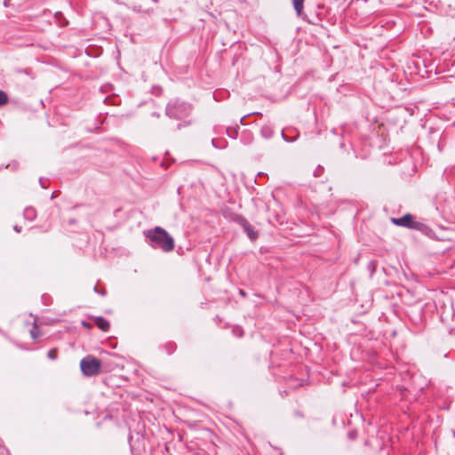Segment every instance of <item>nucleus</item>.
<instances>
[{"mask_svg": "<svg viewBox=\"0 0 455 455\" xmlns=\"http://www.w3.org/2000/svg\"><path fill=\"white\" fill-rule=\"evenodd\" d=\"M144 235L147 243L153 249L161 250L164 252H170L174 249L173 237L161 227L144 231Z\"/></svg>", "mask_w": 455, "mask_h": 455, "instance_id": "f257e3e1", "label": "nucleus"}, {"mask_svg": "<svg viewBox=\"0 0 455 455\" xmlns=\"http://www.w3.org/2000/svg\"><path fill=\"white\" fill-rule=\"evenodd\" d=\"M192 107L190 104L174 100L168 103L166 107V115L172 118L182 119L189 116Z\"/></svg>", "mask_w": 455, "mask_h": 455, "instance_id": "f03ea898", "label": "nucleus"}, {"mask_svg": "<svg viewBox=\"0 0 455 455\" xmlns=\"http://www.w3.org/2000/svg\"><path fill=\"white\" fill-rule=\"evenodd\" d=\"M391 222L395 226L419 231H425L427 228L423 222L416 220L415 217L411 213H407L401 218H392Z\"/></svg>", "mask_w": 455, "mask_h": 455, "instance_id": "7ed1b4c3", "label": "nucleus"}, {"mask_svg": "<svg viewBox=\"0 0 455 455\" xmlns=\"http://www.w3.org/2000/svg\"><path fill=\"white\" fill-rule=\"evenodd\" d=\"M101 361L94 356L87 355L80 362V368L84 376L92 377L100 372Z\"/></svg>", "mask_w": 455, "mask_h": 455, "instance_id": "20e7f679", "label": "nucleus"}, {"mask_svg": "<svg viewBox=\"0 0 455 455\" xmlns=\"http://www.w3.org/2000/svg\"><path fill=\"white\" fill-rule=\"evenodd\" d=\"M235 220L243 228L244 232L247 234L251 240H255L258 238V232L253 229L251 225L243 216L238 215Z\"/></svg>", "mask_w": 455, "mask_h": 455, "instance_id": "39448f33", "label": "nucleus"}, {"mask_svg": "<svg viewBox=\"0 0 455 455\" xmlns=\"http://www.w3.org/2000/svg\"><path fill=\"white\" fill-rule=\"evenodd\" d=\"M260 134L265 139H270L274 134L273 126L270 124H266L260 128Z\"/></svg>", "mask_w": 455, "mask_h": 455, "instance_id": "423d86ee", "label": "nucleus"}, {"mask_svg": "<svg viewBox=\"0 0 455 455\" xmlns=\"http://www.w3.org/2000/svg\"><path fill=\"white\" fill-rule=\"evenodd\" d=\"M95 323H96L97 327L103 331H108L110 328L109 322L107 321L102 316L97 317L95 320Z\"/></svg>", "mask_w": 455, "mask_h": 455, "instance_id": "0eeeda50", "label": "nucleus"}, {"mask_svg": "<svg viewBox=\"0 0 455 455\" xmlns=\"http://www.w3.org/2000/svg\"><path fill=\"white\" fill-rule=\"evenodd\" d=\"M23 216L26 220L33 221L36 217V211L33 207H26L23 212Z\"/></svg>", "mask_w": 455, "mask_h": 455, "instance_id": "6e6552de", "label": "nucleus"}, {"mask_svg": "<svg viewBox=\"0 0 455 455\" xmlns=\"http://www.w3.org/2000/svg\"><path fill=\"white\" fill-rule=\"evenodd\" d=\"M305 0H292V5L298 16H301Z\"/></svg>", "mask_w": 455, "mask_h": 455, "instance_id": "1a4fd4ad", "label": "nucleus"}, {"mask_svg": "<svg viewBox=\"0 0 455 455\" xmlns=\"http://www.w3.org/2000/svg\"><path fill=\"white\" fill-rule=\"evenodd\" d=\"M282 137L284 141L288 142V143H291V142H294L295 140H297L298 137H299V133H297L295 136L293 137H289L284 131L282 132Z\"/></svg>", "mask_w": 455, "mask_h": 455, "instance_id": "9d476101", "label": "nucleus"}, {"mask_svg": "<svg viewBox=\"0 0 455 455\" xmlns=\"http://www.w3.org/2000/svg\"><path fill=\"white\" fill-rule=\"evenodd\" d=\"M8 102V95L0 90V107L5 105Z\"/></svg>", "mask_w": 455, "mask_h": 455, "instance_id": "9b49d317", "label": "nucleus"}, {"mask_svg": "<svg viewBox=\"0 0 455 455\" xmlns=\"http://www.w3.org/2000/svg\"><path fill=\"white\" fill-rule=\"evenodd\" d=\"M164 347L166 348L167 353L171 355L175 351L176 345L174 343L169 342L164 346Z\"/></svg>", "mask_w": 455, "mask_h": 455, "instance_id": "f8f14e48", "label": "nucleus"}, {"mask_svg": "<svg viewBox=\"0 0 455 455\" xmlns=\"http://www.w3.org/2000/svg\"><path fill=\"white\" fill-rule=\"evenodd\" d=\"M47 356L51 360H55L58 357V351L56 348L51 349L47 353Z\"/></svg>", "mask_w": 455, "mask_h": 455, "instance_id": "ddd939ff", "label": "nucleus"}, {"mask_svg": "<svg viewBox=\"0 0 455 455\" xmlns=\"http://www.w3.org/2000/svg\"><path fill=\"white\" fill-rule=\"evenodd\" d=\"M227 134L229 137L235 139L236 137V134H237L236 128H231V127L227 128Z\"/></svg>", "mask_w": 455, "mask_h": 455, "instance_id": "4468645a", "label": "nucleus"}, {"mask_svg": "<svg viewBox=\"0 0 455 455\" xmlns=\"http://www.w3.org/2000/svg\"><path fill=\"white\" fill-rule=\"evenodd\" d=\"M232 332H233V334H234L235 337H238V338L242 337V336H243V330H242V328H240V327H235V328H233Z\"/></svg>", "mask_w": 455, "mask_h": 455, "instance_id": "2eb2a0df", "label": "nucleus"}, {"mask_svg": "<svg viewBox=\"0 0 455 455\" xmlns=\"http://www.w3.org/2000/svg\"><path fill=\"white\" fill-rule=\"evenodd\" d=\"M368 269L371 271V275H372L376 270V263L374 260H371L368 263Z\"/></svg>", "mask_w": 455, "mask_h": 455, "instance_id": "dca6fc26", "label": "nucleus"}, {"mask_svg": "<svg viewBox=\"0 0 455 455\" xmlns=\"http://www.w3.org/2000/svg\"><path fill=\"white\" fill-rule=\"evenodd\" d=\"M30 334H31V337L33 339H36L37 338V331H36V326H35L31 331H30Z\"/></svg>", "mask_w": 455, "mask_h": 455, "instance_id": "f3484780", "label": "nucleus"}, {"mask_svg": "<svg viewBox=\"0 0 455 455\" xmlns=\"http://www.w3.org/2000/svg\"><path fill=\"white\" fill-rule=\"evenodd\" d=\"M39 183L43 188H46L45 180H44V178L39 179Z\"/></svg>", "mask_w": 455, "mask_h": 455, "instance_id": "a211bd4d", "label": "nucleus"}, {"mask_svg": "<svg viewBox=\"0 0 455 455\" xmlns=\"http://www.w3.org/2000/svg\"><path fill=\"white\" fill-rule=\"evenodd\" d=\"M94 291L97 292V293H100L101 295H105V293H106L105 291L99 290L97 286L94 287Z\"/></svg>", "mask_w": 455, "mask_h": 455, "instance_id": "6ab92c4d", "label": "nucleus"}, {"mask_svg": "<svg viewBox=\"0 0 455 455\" xmlns=\"http://www.w3.org/2000/svg\"><path fill=\"white\" fill-rule=\"evenodd\" d=\"M13 229L14 231H16L17 233H20L21 231V227L18 226V225H15L13 227Z\"/></svg>", "mask_w": 455, "mask_h": 455, "instance_id": "aec40b11", "label": "nucleus"}, {"mask_svg": "<svg viewBox=\"0 0 455 455\" xmlns=\"http://www.w3.org/2000/svg\"><path fill=\"white\" fill-rule=\"evenodd\" d=\"M9 1H10V0H4V6H8V2H9Z\"/></svg>", "mask_w": 455, "mask_h": 455, "instance_id": "412c9836", "label": "nucleus"}, {"mask_svg": "<svg viewBox=\"0 0 455 455\" xmlns=\"http://www.w3.org/2000/svg\"><path fill=\"white\" fill-rule=\"evenodd\" d=\"M55 197V192H52L51 198L53 199Z\"/></svg>", "mask_w": 455, "mask_h": 455, "instance_id": "4be33fe9", "label": "nucleus"}, {"mask_svg": "<svg viewBox=\"0 0 455 455\" xmlns=\"http://www.w3.org/2000/svg\"><path fill=\"white\" fill-rule=\"evenodd\" d=\"M240 293H241V295H243V296H244V295H245L244 291H242V290L240 291Z\"/></svg>", "mask_w": 455, "mask_h": 455, "instance_id": "5701e85b", "label": "nucleus"}, {"mask_svg": "<svg viewBox=\"0 0 455 455\" xmlns=\"http://www.w3.org/2000/svg\"><path fill=\"white\" fill-rule=\"evenodd\" d=\"M69 223H70V224H73V223H75V220H69Z\"/></svg>", "mask_w": 455, "mask_h": 455, "instance_id": "b1692460", "label": "nucleus"}, {"mask_svg": "<svg viewBox=\"0 0 455 455\" xmlns=\"http://www.w3.org/2000/svg\"><path fill=\"white\" fill-rule=\"evenodd\" d=\"M212 145H213L214 147H216V146H215V140H212Z\"/></svg>", "mask_w": 455, "mask_h": 455, "instance_id": "393cba45", "label": "nucleus"}]
</instances>
